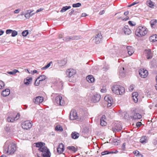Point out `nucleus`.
I'll use <instances>...</instances> for the list:
<instances>
[{"mask_svg": "<svg viewBox=\"0 0 157 157\" xmlns=\"http://www.w3.org/2000/svg\"><path fill=\"white\" fill-rule=\"evenodd\" d=\"M16 150V146L10 141H7L4 147V152L8 155H12L14 153Z\"/></svg>", "mask_w": 157, "mask_h": 157, "instance_id": "obj_1", "label": "nucleus"}, {"mask_svg": "<svg viewBox=\"0 0 157 157\" xmlns=\"http://www.w3.org/2000/svg\"><path fill=\"white\" fill-rule=\"evenodd\" d=\"M35 144L36 146L39 148L38 150L41 152V154L43 157H50V152L49 150L45 146L44 143L38 142Z\"/></svg>", "mask_w": 157, "mask_h": 157, "instance_id": "obj_2", "label": "nucleus"}, {"mask_svg": "<svg viewBox=\"0 0 157 157\" xmlns=\"http://www.w3.org/2000/svg\"><path fill=\"white\" fill-rule=\"evenodd\" d=\"M111 89L113 93L117 95H122L125 91L124 88L118 85H113L111 87Z\"/></svg>", "mask_w": 157, "mask_h": 157, "instance_id": "obj_3", "label": "nucleus"}, {"mask_svg": "<svg viewBox=\"0 0 157 157\" xmlns=\"http://www.w3.org/2000/svg\"><path fill=\"white\" fill-rule=\"evenodd\" d=\"M147 33V28L144 26H140L137 28L136 31V35L138 37L144 36Z\"/></svg>", "mask_w": 157, "mask_h": 157, "instance_id": "obj_4", "label": "nucleus"}, {"mask_svg": "<svg viewBox=\"0 0 157 157\" xmlns=\"http://www.w3.org/2000/svg\"><path fill=\"white\" fill-rule=\"evenodd\" d=\"M20 115L19 113L16 112L11 113L7 118V121L8 122H13L17 120L20 118Z\"/></svg>", "mask_w": 157, "mask_h": 157, "instance_id": "obj_5", "label": "nucleus"}, {"mask_svg": "<svg viewBox=\"0 0 157 157\" xmlns=\"http://www.w3.org/2000/svg\"><path fill=\"white\" fill-rule=\"evenodd\" d=\"M55 102L57 105L63 106L65 105V103L63 100H62V97L58 95L55 98Z\"/></svg>", "mask_w": 157, "mask_h": 157, "instance_id": "obj_6", "label": "nucleus"}, {"mask_svg": "<svg viewBox=\"0 0 157 157\" xmlns=\"http://www.w3.org/2000/svg\"><path fill=\"white\" fill-rule=\"evenodd\" d=\"M32 126L31 123L29 121H26L22 124V127L24 129L27 130L30 128Z\"/></svg>", "mask_w": 157, "mask_h": 157, "instance_id": "obj_7", "label": "nucleus"}, {"mask_svg": "<svg viewBox=\"0 0 157 157\" xmlns=\"http://www.w3.org/2000/svg\"><path fill=\"white\" fill-rule=\"evenodd\" d=\"M122 128L121 125L118 121L113 124L112 129L114 131L119 132L121 130Z\"/></svg>", "mask_w": 157, "mask_h": 157, "instance_id": "obj_8", "label": "nucleus"}, {"mask_svg": "<svg viewBox=\"0 0 157 157\" xmlns=\"http://www.w3.org/2000/svg\"><path fill=\"white\" fill-rule=\"evenodd\" d=\"M104 99L107 102L108 107H110L113 102V100L112 98L110 96L108 95L105 97Z\"/></svg>", "mask_w": 157, "mask_h": 157, "instance_id": "obj_9", "label": "nucleus"}, {"mask_svg": "<svg viewBox=\"0 0 157 157\" xmlns=\"http://www.w3.org/2000/svg\"><path fill=\"white\" fill-rule=\"evenodd\" d=\"M77 113L75 110H72L70 114V119L71 120H74L78 118V116Z\"/></svg>", "mask_w": 157, "mask_h": 157, "instance_id": "obj_10", "label": "nucleus"}, {"mask_svg": "<svg viewBox=\"0 0 157 157\" xmlns=\"http://www.w3.org/2000/svg\"><path fill=\"white\" fill-rule=\"evenodd\" d=\"M76 73L75 70L70 68L68 69L66 71V73L67 76L69 77H71L75 75Z\"/></svg>", "mask_w": 157, "mask_h": 157, "instance_id": "obj_11", "label": "nucleus"}, {"mask_svg": "<svg viewBox=\"0 0 157 157\" xmlns=\"http://www.w3.org/2000/svg\"><path fill=\"white\" fill-rule=\"evenodd\" d=\"M101 96L100 94L96 93L94 94L92 98V101L94 103L98 102L101 98Z\"/></svg>", "mask_w": 157, "mask_h": 157, "instance_id": "obj_12", "label": "nucleus"}, {"mask_svg": "<svg viewBox=\"0 0 157 157\" xmlns=\"http://www.w3.org/2000/svg\"><path fill=\"white\" fill-rule=\"evenodd\" d=\"M139 74L141 78H145L147 75V71L144 69H141L139 70Z\"/></svg>", "mask_w": 157, "mask_h": 157, "instance_id": "obj_13", "label": "nucleus"}, {"mask_svg": "<svg viewBox=\"0 0 157 157\" xmlns=\"http://www.w3.org/2000/svg\"><path fill=\"white\" fill-rule=\"evenodd\" d=\"M102 36L101 35V33H99L97 34L95 38V42L97 44H99L101 40Z\"/></svg>", "mask_w": 157, "mask_h": 157, "instance_id": "obj_14", "label": "nucleus"}, {"mask_svg": "<svg viewBox=\"0 0 157 157\" xmlns=\"http://www.w3.org/2000/svg\"><path fill=\"white\" fill-rule=\"evenodd\" d=\"M124 34L126 35H129L131 33V31L129 28L128 26L125 25L122 29Z\"/></svg>", "mask_w": 157, "mask_h": 157, "instance_id": "obj_15", "label": "nucleus"}, {"mask_svg": "<svg viewBox=\"0 0 157 157\" xmlns=\"http://www.w3.org/2000/svg\"><path fill=\"white\" fill-rule=\"evenodd\" d=\"M144 53L146 55L147 58V59H151L152 57V53L151 52V49H148L145 50L144 51Z\"/></svg>", "mask_w": 157, "mask_h": 157, "instance_id": "obj_16", "label": "nucleus"}, {"mask_svg": "<svg viewBox=\"0 0 157 157\" xmlns=\"http://www.w3.org/2000/svg\"><path fill=\"white\" fill-rule=\"evenodd\" d=\"M44 100V98L41 96H38L36 97L34 99V102L35 103L38 104L42 103Z\"/></svg>", "mask_w": 157, "mask_h": 157, "instance_id": "obj_17", "label": "nucleus"}, {"mask_svg": "<svg viewBox=\"0 0 157 157\" xmlns=\"http://www.w3.org/2000/svg\"><path fill=\"white\" fill-rule=\"evenodd\" d=\"M119 76L122 77H124L125 76V71L124 67H119Z\"/></svg>", "mask_w": 157, "mask_h": 157, "instance_id": "obj_18", "label": "nucleus"}, {"mask_svg": "<svg viewBox=\"0 0 157 157\" xmlns=\"http://www.w3.org/2000/svg\"><path fill=\"white\" fill-rule=\"evenodd\" d=\"M64 150V145L62 144H60L57 149V152L60 154L62 153Z\"/></svg>", "mask_w": 157, "mask_h": 157, "instance_id": "obj_19", "label": "nucleus"}, {"mask_svg": "<svg viewBox=\"0 0 157 157\" xmlns=\"http://www.w3.org/2000/svg\"><path fill=\"white\" fill-rule=\"evenodd\" d=\"M78 37L76 36H67L64 38L63 40L65 41H68L71 40L78 39Z\"/></svg>", "mask_w": 157, "mask_h": 157, "instance_id": "obj_20", "label": "nucleus"}, {"mask_svg": "<svg viewBox=\"0 0 157 157\" xmlns=\"http://www.w3.org/2000/svg\"><path fill=\"white\" fill-rule=\"evenodd\" d=\"M105 116V115L102 116L101 118L100 119V124L102 126H105L106 125L107 123L106 121Z\"/></svg>", "mask_w": 157, "mask_h": 157, "instance_id": "obj_21", "label": "nucleus"}, {"mask_svg": "<svg viewBox=\"0 0 157 157\" xmlns=\"http://www.w3.org/2000/svg\"><path fill=\"white\" fill-rule=\"evenodd\" d=\"M138 96V94L137 92L133 93L132 95V98L135 102L136 103L138 101L137 97Z\"/></svg>", "mask_w": 157, "mask_h": 157, "instance_id": "obj_22", "label": "nucleus"}, {"mask_svg": "<svg viewBox=\"0 0 157 157\" xmlns=\"http://www.w3.org/2000/svg\"><path fill=\"white\" fill-rule=\"evenodd\" d=\"M127 52L128 54L130 56H131L134 52V48L131 46H128L127 47Z\"/></svg>", "mask_w": 157, "mask_h": 157, "instance_id": "obj_23", "label": "nucleus"}, {"mask_svg": "<svg viewBox=\"0 0 157 157\" xmlns=\"http://www.w3.org/2000/svg\"><path fill=\"white\" fill-rule=\"evenodd\" d=\"M132 117L134 120L140 119L142 118V116L139 113H135Z\"/></svg>", "mask_w": 157, "mask_h": 157, "instance_id": "obj_24", "label": "nucleus"}, {"mask_svg": "<svg viewBox=\"0 0 157 157\" xmlns=\"http://www.w3.org/2000/svg\"><path fill=\"white\" fill-rule=\"evenodd\" d=\"M151 27L152 28H155L157 25V20L156 19H153L150 21Z\"/></svg>", "mask_w": 157, "mask_h": 157, "instance_id": "obj_25", "label": "nucleus"}, {"mask_svg": "<svg viewBox=\"0 0 157 157\" xmlns=\"http://www.w3.org/2000/svg\"><path fill=\"white\" fill-rule=\"evenodd\" d=\"M71 136L73 139H76L78 138L79 136V134L76 132H74L72 133Z\"/></svg>", "mask_w": 157, "mask_h": 157, "instance_id": "obj_26", "label": "nucleus"}, {"mask_svg": "<svg viewBox=\"0 0 157 157\" xmlns=\"http://www.w3.org/2000/svg\"><path fill=\"white\" fill-rule=\"evenodd\" d=\"M67 63V60L66 59L59 61L58 63V65L60 66H63L65 65Z\"/></svg>", "mask_w": 157, "mask_h": 157, "instance_id": "obj_27", "label": "nucleus"}, {"mask_svg": "<svg viewBox=\"0 0 157 157\" xmlns=\"http://www.w3.org/2000/svg\"><path fill=\"white\" fill-rule=\"evenodd\" d=\"M10 90L8 89H5L2 93V95L4 97H6L10 94Z\"/></svg>", "mask_w": 157, "mask_h": 157, "instance_id": "obj_28", "label": "nucleus"}, {"mask_svg": "<svg viewBox=\"0 0 157 157\" xmlns=\"http://www.w3.org/2000/svg\"><path fill=\"white\" fill-rule=\"evenodd\" d=\"M151 42H154L157 41V35H153L150 36L149 38Z\"/></svg>", "mask_w": 157, "mask_h": 157, "instance_id": "obj_29", "label": "nucleus"}, {"mask_svg": "<svg viewBox=\"0 0 157 157\" xmlns=\"http://www.w3.org/2000/svg\"><path fill=\"white\" fill-rule=\"evenodd\" d=\"M86 80L89 82H94V79L92 75H89L86 77Z\"/></svg>", "mask_w": 157, "mask_h": 157, "instance_id": "obj_30", "label": "nucleus"}, {"mask_svg": "<svg viewBox=\"0 0 157 157\" xmlns=\"http://www.w3.org/2000/svg\"><path fill=\"white\" fill-rule=\"evenodd\" d=\"M140 142L143 144L147 143V137L145 136H143L140 139Z\"/></svg>", "mask_w": 157, "mask_h": 157, "instance_id": "obj_31", "label": "nucleus"}, {"mask_svg": "<svg viewBox=\"0 0 157 157\" xmlns=\"http://www.w3.org/2000/svg\"><path fill=\"white\" fill-rule=\"evenodd\" d=\"M37 78L39 80V82H40L45 80L46 77L45 75H42L40 76Z\"/></svg>", "mask_w": 157, "mask_h": 157, "instance_id": "obj_32", "label": "nucleus"}, {"mask_svg": "<svg viewBox=\"0 0 157 157\" xmlns=\"http://www.w3.org/2000/svg\"><path fill=\"white\" fill-rule=\"evenodd\" d=\"M71 7V6H65L63 7L60 10V12L61 13L64 12L67 10L70 9Z\"/></svg>", "mask_w": 157, "mask_h": 157, "instance_id": "obj_33", "label": "nucleus"}, {"mask_svg": "<svg viewBox=\"0 0 157 157\" xmlns=\"http://www.w3.org/2000/svg\"><path fill=\"white\" fill-rule=\"evenodd\" d=\"M29 10H27L28 12L25 15V17L26 19H29L30 17V13L32 12V11H30L29 12Z\"/></svg>", "mask_w": 157, "mask_h": 157, "instance_id": "obj_34", "label": "nucleus"}, {"mask_svg": "<svg viewBox=\"0 0 157 157\" xmlns=\"http://www.w3.org/2000/svg\"><path fill=\"white\" fill-rule=\"evenodd\" d=\"M67 148L69 150L73 151L74 152L76 151H77L75 147L73 146H69Z\"/></svg>", "mask_w": 157, "mask_h": 157, "instance_id": "obj_35", "label": "nucleus"}, {"mask_svg": "<svg viewBox=\"0 0 157 157\" xmlns=\"http://www.w3.org/2000/svg\"><path fill=\"white\" fill-rule=\"evenodd\" d=\"M55 129L57 131H62L63 130V129L62 127L59 125H58L55 127Z\"/></svg>", "mask_w": 157, "mask_h": 157, "instance_id": "obj_36", "label": "nucleus"}, {"mask_svg": "<svg viewBox=\"0 0 157 157\" xmlns=\"http://www.w3.org/2000/svg\"><path fill=\"white\" fill-rule=\"evenodd\" d=\"M5 130L7 132H10L11 131V127L9 125H6L5 128Z\"/></svg>", "mask_w": 157, "mask_h": 157, "instance_id": "obj_37", "label": "nucleus"}, {"mask_svg": "<svg viewBox=\"0 0 157 157\" xmlns=\"http://www.w3.org/2000/svg\"><path fill=\"white\" fill-rule=\"evenodd\" d=\"M18 72H19V71L18 70L14 69L12 71L8 72V73L10 75H14Z\"/></svg>", "mask_w": 157, "mask_h": 157, "instance_id": "obj_38", "label": "nucleus"}, {"mask_svg": "<svg viewBox=\"0 0 157 157\" xmlns=\"http://www.w3.org/2000/svg\"><path fill=\"white\" fill-rule=\"evenodd\" d=\"M29 31L28 30H26L24 31L22 33V35L24 36H26L28 34Z\"/></svg>", "mask_w": 157, "mask_h": 157, "instance_id": "obj_39", "label": "nucleus"}, {"mask_svg": "<svg viewBox=\"0 0 157 157\" xmlns=\"http://www.w3.org/2000/svg\"><path fill=\"white\" fill-rule=\"evenodd\" d=\"M52 63V62H50L49 63H48L47 64V65H46L45 66L42 68L41 69L42 70H45L46 69L48 68L49 67H50V65H51V63Z\"/></svg>", "mask_w": 157, "mask_h": 157, "instance_id": "obj_40", "label": "nucleus"}, {"mask_svg": "<svg viewBox=\"0 0 157 157\" xmlns=\"http://www.w3.org/2000/svg\"><path fill=\"white\" fill-rule=\"evenodd\" d=\"M147 5L150 7H151L154 6L153 2L151 0H149L147 2Z\"/></svg>", "mask_w": 157, "mask_h": 157, "instance_id": "obj_41", "label": "nucleus"}, {"mask_svg": "<svg viewBox=\"0 0 157 157\" xmlns=\"http://www.w3.org/2000/svg\"><path fill=\"white\" fill-rule=\"evenodd\" d=\"M5 84L4 82L0 80V89H2L4 87Z\"/></svg>", "mask_w": 157, "mask_h": 157, "instance_id": "obj_42", "label": "nucleus"}, {"mask_svg": "<svg viewBox=\"0 0 157 157\" xmlns=\"http://www.w3.org/2000/svg\"><path fill=\"white\" fill-rule=\"evenodd\" d=\"M81 5V4L80 3H77L75 4H73L72 5V6L73 7H80Z\"/></svg>", "mask_w": 157, "mask_h": 157, "instance_id": "obj_43", "label": "nucleus"}, {"mask_svg": "<svg viewBox=\"0 0 157 157\" xmlns=\"http://www.w3.org/2000/svg\"><path fill=\"white\" fill-rule=\"evenodd\" d=\"M17 34V32L15 30H12V32L11 33V36L13 37L15 36Z\"/></svg>", "mask_w": 157, "mask_h": 157, "instance_id": "obj_44", "label": "nucleus"}, {"mask_svg": "<svg viewBox=\"0 0 157 157\" xmlns=\"http://www.w3.org/2000/svg\"><path fill=\"white\" fill-rule=\"evenodd\" d=\"M113 153V152H109L108 151H105L102 152L101 153V154L102 155H106V154H111V153Z\"/></svg>", "mask_w": 157, "mask_h": 157, "instance_id": "obj_45", "label": "nucleus"}, {"mask_svg": "<svg viewBox=\"0 0 157 157\" xmlns=\"http://www.w3.org/2000/svg\"><path fill=\"white\" fill-rule=\"evenodd\" d=\"M134 87V86L132 85H131L129 88V90L130 91H132L133 90Z\"/></svg>", "mask_w": 157, "mask_h": 157, "instance_id": "obj_46", "label": "nucleus"}, {"mask_svg": "<svg viewBox=\"0 0 157 157\" xmlns=\"http://www.w3.org/2000/svg\"><path fill=\"white\" fill-rule=\"evenodd\" d=\"M12 30L11 29H7L6 31V34H10L12 33Z\"/></svg>", "mask_w": 157, "mask_h": 157, "instance_id": "obj_47", "label": "nucleus"}, {"mask_svg": "<svg viewBox=\"0 0 157 157\" xmlns=\"http://www.w3.org/2000/svg\"><path fill=\"white\" fill-rule=\"evenodd\" d=\"M38 80L37 78L36 79V80L35 81V85L36 86H38L39 85L40 82L37 81V80Z\"/></svg>", "mask_w": 157, "mask_h": 157, "instance_id": "obj_48", "label": "nucleus"}, {"mask_svg": "<svg viewBox=\"0 0 157 157\" xmlns=\"http://www.w3.org/2000/svg\"><path fill=\"white\" fill-rule=\"evenodd\" d=\"M125 143H123L122 146V149L123 150H125Z\"/></svg>", "mask_w": 157, "mask_h": 157, "instance_id": "obj_49", "label": "nucleus"}, {"mask_svg": "<svg viewBox=\"0 0 157 157\" xmlns=\"http://www.w3.org/2000/svg\"><path fill=\"white\" fill-rule=\"evenodd\" d=\"M24 82L25 84L26 85H28L29 83V81H28V80H27V79L24 80Z\"/></svg>", "mask_w": 157, "mask_h": 157, "instance_id": "obj_50", "label": "nucleus"}, {"mask_svg": "<svg viewBox=\"0 0 157 157\" xmlns=\"http://www.w3.org/2000/svg\"><path fill=\"white\" fill-rule=\"evenodd\" d=\"M109 68V67L108 65L105 66L103 67V69H104L105 70H108Z\"/></svg>", "mask_w": 157, "mask_h": 157, "instance_id": "obj_51", "label": "nucleus"}, {"mask_svg": "<svg viewBox=\"0 0 157 157\" xmlns=\"http://www.w3.org/2000/svg\"><path fill=\"white\" fill-rule=\"evenodd\" d=\"M133 153L134 154H136L137 155H138L139 154V152L138 151H133Z\"/></svg>", "mask_w": 157, "mask_h": 157, "instance_id": "obj_52", "label": "nucleus"}, {"mask_svg": "<svg viewBox=\"0 0 157 157\" xmlns=\"http://www.w3.org/2000/svg\"><path fill=\"white\" fill-rule=\"evenodd\" d=\"M44 10L43 8H40L39 9L37 10L36 11V13H38L39 12H40L42 10Z\"/></svg>", "mask_w": 157, "mask_h": 157, "instance_id": "obj_53", "label": "nucleus"}, {"mask_svg": "<svg viewBox=\"0 0 157 157\" xmlns=\"http://www.w3.org/2000/svg\"><path fill=\"white\" fill-rule=\"evenodd\" d=\"M141 124V123L140 122H137L136 124V125L137 127H140Z\"/></svg>", "mask_w": 157, "mask_h": 157, "instance_id": "obj_54", "label": "nucleus"}, {"mask_svg": "<svg viewBox=\"0 0 157 157\" xmlns=\"http://www.w3.org/2000/svg\"><path fill=\"white\" fill-rule=\"evenodd\" d=\"M154 144L157 147V138L155 139L154 142Z\"/></svg>", "mask_w": 157, "mask_h": 157, "instance_id": "obj_55", "label": "nucleus"}, {"mask_svg": "<svg viewBox=\"0 0 157 157\" xmlns=\"http://www.w3.org/2000/svg\"><path fill=\"white\" fill-rule=\"evenodd\" d=\"M20 10L19 9H17L14 11V13H18L20 12Z\"/></svg>", "mask_w": 157, "mask_h": 157, "instance_id": "obj_56", "label": "nucleus"}, {"mask_svg": "<svg viewBox=\"0 0 157 157\" xmlns=\"http://www.w3.org/2000/svg\"><path fill=\"white\" fill-rule=\"evenodd\" d=\"M37 72V71L36 70H34L33 71H31V73L32 74H33L34 73H36Z\"/></svg>", "mask_w": 157, "mask_h": 157, "instance_id": "obj_57", "label": "nucleus"}, {"mask_svg": "<svg viewBox=\"0 0 157 157\" xmlns=\"http://www.w3.org/2000/svg\"><path fill=\"white\" fill-rule=\"evenodd\" d=\"M74 10L73 9H71V10L70 12L69 13V14L70 15H71L72 13H74Z\"/></svg>", "mask_w": 157, "mask_h": 157, "instance_id": "obj_58", "label": "nucleus"}, {"mask_svg": "<svg viewBox=\"0 0 157 157\" xmlns=\"http://www.w3.org/2000/svg\"><path fill=\"white\" fill-rule=\"evenodd\" d=\"M101 91L102 93H105L106 91V90L105 89H101Z\"/></svg>", "mask_w": 157, "mask_h": 157, "instance_id": "obj_59", "label": "nucleus"}, {"mask_svg": "<svg viewBox=\"0 0 157 157\" xmlns=\"http://www.w3.org/2000/svg\"><path fill=\"white\" fill-rule=\"evenodd\" d=\"M4 31L2 30H0V36L2 35L4 33Z\"/></svg>", "mask_w": 157, "mask_h": 157, "instance_id": "obj_60", "label": "nucleus"}, {"mask_svg": "<svg viewBox=\"0 0 157 157\" xmlns=\"http://www.w3.org/2000/svg\"><path fill=\"white\" fill-rule=\"evenodd\" d=\"M87 15L85 13H83L82 14L81 16L82 17H85Z\"/></svg>", "mask_w": 157, "mask_h": 157, "instance_id": "obj_61", "label": "nucleus"}, {"mask_svg": "<svg viewBox=\"0 0 157 157\" xmlns=\"http://www.w3.org/2000/svg\"><path fill=\"white\" fill-rule=\"evenodd\" d=\"M26 79L28 80V81H29V82H30L31 81L32 78H27Z\"/></svg>", "mask_w": 157, "mask_h": 157, "instance_id": "obj_62", "label": "nucleus"}, {"mask_svg": "<svg viewBox=\"0 0 157 157\" xmlns=\"http://www.w3.org/2000/svg\"><path fill=\"white\" fill-rule=\"evenodd\" d=\"M105 13V11L104 10H102L99 13V14L100 15H102L103 14Z\"/></svg>", "mask_w": 157, "mask_h": 157, "instance_id": "obj_63", "label": "nucleus"}, {"mask_svg": "<svg viewBox=\"0 0 157 157\" xmlns=\"http://www.w3.org/2000/svg\"><path fill=\"white\" fill-rule=\"evenodd\" d=\"M128 13L129 12L128 11H127L124 13V14L125 16H127L128 14Z\"/></svg>", "mask_w": 157, "mask_h": 157, "instance_id": "obj_64", "label": "nucleus"}]
</instances>
